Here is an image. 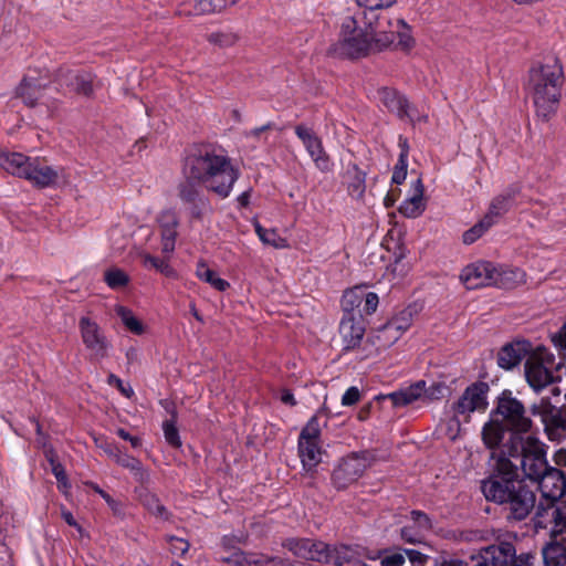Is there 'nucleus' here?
<instances>
[{
	"instance_id": "58836bf2",
	"label": "nucleus",
	"mask_w": 566,
	"mask_h": 566,
	"mask_svg": "<svg viewBox=\"0 0 566 566\" xmlns=\"http://www.w3.org/2000/svg\"><path fill=\"white\" fill-rule=\"evenodd\" d=\"M104 282L115 291L125 289L129 282V275L119 268H109L104 272Z\"/></svg>"
},
{
	"instance_id": "393cba45",
	"label": "nucleus",
	"mask_w": 566,
	"mask_h": 566,
	"mask_svg": "<svg viewBox=\"0 0 566 566\" xmlns=\"http://www.w3.org/2000/svg\"><path fill=\"white\" fill-rule=\"evenodd\" d=\"M516 549L510 542H501L483 549L481 558L491 566H510Z\"/></svg>"
},
{
	"instance_id": "473e14b6",
	"label": "nucleus",
	"mask_w": 566,
	"mask_h": 566,
	"mask_svg": "<svg viewBox=\"0 0 566 566\" xmlns=\"http://www.w3.org/2000/svg\"><path fill=\"white\" fill-rule=\"evenodd\" d=\"M378 99L388 111L395 113L397 116L402 112V107L406 106L408 102L405 95L390 87L378 90Z\"/></svg>"
},
{
	"instance_id": "a878e982",
	"label": "nucleus",
	"mask_w": 566,
	"mask_h": 566,
	"mask_svg": "<svg viewBox=\"0 0 566 566\" xmlns=\"http://www.w3.org/2000/svg\"><path fill=\"white\" fill-rule=\"evenodd\" d=\"M423 192L421 179H416L411 186V195L401 202L399 212L407 218L419 217L426 209Z\"/></svg>"
},
{
	"instance_id": "c9c22d12",
	"label": "nucleus",
	"mask_w": 566,
	"mask_h": 566,
	"mask_svg": "<svg viewBox=\"0 0 566 566\" xmlns=\"http://www.w3.org/2000/svg\"><path fill=\"white\" fill-rule=\"evenodd\" d=\"M139 501L143 504V506L153 515L161 518L167 520L168 513L166 507L160 503L159 499L148 490H140L139 491Z\"/></svg>"
},
{
	"instance_id": "20e7f679",
	"label": "nucleus",
	"mask_w": 566,
	"mask_h": 566,
	"mask_svg": "<svg viewBox=\"0 0 566 566\" xmlns=\"http://www.w3.org/2000/svg\"><path fill=\"white\" fill-rule=\"evenodd\" d=\"M563 82V66L557 57L549 56L532 66L528 90L538 117L547 120L556 113Z\"/></svg>"
},
{
	"instance_id": "f3484780",
	"label": "nucleus",
	"mask_w": 566,
	"mask_h": 566,
	"mask_svg": "<svg viewBox=\"0 0 566 566\" xmlns=\"http://www.w3.org/2000/svg\"><path fill=\"white\" fill-rule=\"evenodd\" d=\"M495 264L479 261L468 264L460 274V280L468 290L493 286Z\"/></svg>"
},
{
	"instance_id": "bf43d9fd",
	"label": "nucleus",
	"mask_w": 566,
	"mask_h": 566,
	"mask_svg": "<svg viewBox=\"0 0 566 566\" xmlns=\"http://www.w3.org/2000/svg\"><path fill=\"white\" fill-rule=\"evenodd\" d=\"M551 338L556 348L566 352V322L557 333L551 336Z\"/></svg>"
},
{
	"instance_id": "680f3d73",
	"label": "nucleus",
	"mask_w": 566,
	"mask_h": 566,
	"mask_svg": "<svg viewBox=\"0 0 566 566\" xmlns=\"http://www.w3.org/2000/svg\"><path fill=\"white\" fill-rule=\"evenodd\" d=\"M405 557L407 556L412 564L422 565L427 560V556L416 549H405Z\"/></svg>"
},
{
	"instance_id": "412c9836",
	"label": "nucleus",
	"mask_w": 566,
	"mask_h": 566,
	"mask_svg": "<svg viewBox=\"0 0 566 566\" xmlns=\"http://www.w3.org/2000/svg\"><path fill=\"white\" fill-rule=\"evenodd\" d=\"M533 353V346L530 342L516 340L501 349L497 356V364L504 369H512Z\"/></svg>"
},
{
	"instance_id": "69168bd1",
	"label": "nucleus",
	"mask_w": 566,
	"mask_h": 566,
	"mask_svg": "<svg viewBox=\"0 0 566 566\" xmlns=\"http://www.w3.org/2000/svg\"><path fill=\"white\" fill-rule=\"evenodd\" d=\"M62 517L63 520L70 525V526H74V527H77L80 530V526L77 525L75 518L73 517L72 513L69 512V511H63L62 512Z\"/></svg>"
},
{
	"instance_id": "c03bdc74",
	"label": "nucleus",
	"mask_w": 566,
	"mask_h": 566,
	"mask_svg": "<svg viewBox=\"0 0 566 566\" xmlns=\"http://www.w3.org/2000/svg\"><path fill=\"white\" fill-rule=\"evenodd\" d=\"M361 298L358 306H361V312L366 315H371L376 312L379 297L374 292L361 291L359 294L356 293V298Z\"/></svg>"
},
{
	"instance_id": "79ce46f5",
	"label": "nucleus",
	"mask_w": 566,
	"mask_h": 566,
	"mask_svg": "<svg viewBox=\"0 0 566 566\" xmlns=\"http://www.w3.org/2000/svg\"><path fill=\"white\" fill-rule=\"evenodd\" d=\"M493 223L486 219L485 217L475 223L472 228L467 230L463 235L462 240L465 244H472L474 243L479 238H481L491 227Z\"/></svg>"
},
{
	"instance_id": "423d86ee",
	"label": "nucleus",
	"mask_w": 566,
	"mask_h": 566,
	"mask_svg": "<svg viewBox=\"0 0 566 566\" xmlns=\"http://www.w3.org/2000/svg\"><path fill=\"white\" fill-rule=\"evenodd\" d=\"M503 453L509 454L511 461L517 464V470L521 468L525 476L534 483L552 468L545 459L543 443L532 436H512Z\"/></svg>"
},
{
	"instance_id": "6e6552de",
	"label": "nucleus",
	"mask_w": 566,
	"mask_h": 566,
	"mask_svg": "<svg viewBox=\"0 0 566 566\" xmlns=\"http://www.w3.org/2000/svg\"><path fill=\"white\" fill-rule=\"evenodd\" d=\"M418 310L416 305H410L400 311L379 331L377 343L364 339L356 333V359H364L378 353L379 348L394 344L412 325Z\"/></svg>"
},
{
	"instance_id": "0eeeda50",
	"label": "nucleus",
	"mask_w": 566,
	"mask_h": 566,
	"mask_svg": "<svg viewBox=\"0 0 566 566\" xmlns=\"http://www.w3.org/2000/svg\"><path fill=\"white\" fill-rule=\"evenodd\" d=\"M535 528H548L553 541L543 551L545 566H566V514L557 510L539 509L534 517Z\"/></svg>"
},
{
	"instance_id": "e433bc0d",
	"label": "nucleus",
	"mask_w": 566,
	"mask_h": 566,
	"mask_svg": "<svg viewBox=\"0 0 566 566\" xmlns=\"http://www.w3.org/2000/svg\"><path fill=\"white\" fill-rule=\"evenodd\" d=\"M196 275L199 280L210 284L216 290L223 292L229 287V283L217 276L216 272L211 270L205 262H199L196 269Z\"/></svg>"
},
{
	"instance_id": "5fc2aeb1",
	"label": "nucleus",
	"mask_w": 566,
	"mask_h": 566,
	"mask_svg": "<svg viewBox=\"0 0 566 566\" xmlns=\"http://www.w3.org/2000/svg\"><path fill=\"white\" fill-rule=\"evenodd\" d=\"M168 541L170 543V552L174 555H184L189 549V543L185 541L184 538L176 537V536H169Z\"/></svg>"
},
{
	"instance_id": "603ef678",
	"label": "nucleus",
	"mask_w": 566,
	"mask_h": 566,
	"mask_svg": "<svg viewBox=\"0 0 566 566\" xmlns=\"http://www.w3.org/2000/svg\"><path fill=\"white\" fill-rule=\"evenodd\" d=\"M51 470L57 481L59 490L66 493V491L70 488V483L63 465L60 462H53V467H51Z\"/></svg>"
},
{
	"instance_id": "9b49d317",
	"label": "nucleus",
	"mask_w": 566,
	"mask_h": 566,
	"mask_svg": "<svg viewBox=\"0 0 566 566\" xmlns=\"http://www.w3.org/2000/svg\"><path fill=\"white\" fill-rule=\"evenodd\" d=\"M326 422L325 413L318 411L310 418L298 436V455L307 471L313 470L322 460L321 432Z\"/></svg>"
},
{
	"instance_id": "338daca9",
	"label": "nucleus",
	"mask_w": 566,
	"mask_h": 566,
	"mask_svg": "<svg viewBox=\"0 0 566 566\" xmlns=\"http://www.w3.org/2000/svg\"><path fill=\"white\" fill-rule=\"evenodd\" d=\"M281 400L284 403H286V405H294L295 403L294 396L290 391H283L282 396H281Z\"/></svg>"
},
{
	"instance_id": "aec40b11",
	"label": "nucleus",
	"mask_w": 566,
	"mask_h": 566,
	"mask_svg": "<svg viewBox=\"0 0 566 566\" xmlns=\"http://www.w3.org/2000/svg\"><path fill=\"white\" fill-rule=\"evenodd\" d=\"M59 84L65 85L64 93L90 95L93 92V76L87 72L61 71L57 75Z\"/></svg>"
},
{
	"instance_id": "49530a36",
	"label": "nucleus",
	"mask_w": 566,
	"mask_h": 566,
	"mask_svg": "<svg viewBox=\"0 0 566 566\" xmlns=\"http://www.w3.org/2000/svg\"><path fill=\"white\" fill-rule=\"evenodd\" d=\"M398 117L403 120H408L412 125L426 123L428 120V114L420 112L407 102L406 106L402 107V112L399 113Z\"/></svg>"
},
{
	"instance_id": "c756f323",
	"label": "nucleus",
	"mask_w": 566,
	"mask_h": 566,
	"mask_svg": "<svg viewBox=\"0 0 566 566\" xmlns=\"http://www.w3.org/2000/svg\"><path fill=\"white\" fill-rule=\"evenodd\" d=\"M518 191V187L512 186L501 195L496 196L492 200L489 211L484 217L494 224L497 221V219L502 217L504 213H506L509 209L512 207L513 201Z\"/></svg>"
},
{
	"instance_id": "4468645a",
	"label": "nucleus",
	"mask_w": 566,
	"mask_h": 566,
	"mask_svg": "<svg viewBox=\"0 0 566 566\" xmlns=\"http://www.w3.org/2000/svg\"><path fill=\"white\" fill-rule=\"evenodd\" d=\"M533 415L542 418L547 438L560 443L566 440V408L554 406L549 397H543L532 407Z\"/></svg>"
},
{
	"instance_id": "f257e3e1",
	"label": "nucleus",
	"mask_w": 566,
	"mask_h": 566,
	"mask_svg": "<svg viewBox=\"0 0 566 566\" xmlns=\"http://www.w3.org/2000/svg\"><path fill=\"white\" fill-rule=\"evenodd\" d=\"M481 491L488 501L507 504L511 516L518 521L535 505L534 492L518 479L517 464L511 459L497 460L495 473L482 482Z\"/></svg>"
},
{
	"instance_id": "2eb2a0df",
	"label": "nucleus",
	"mask_w": 566,
	"mask_h": 566,
	"mask_svg": "<svg viewBox=\"0 0 566 566\" xmlns=\"http://www.w3.org/2000/svg\"><path fill=\"white\" fill-rule=\"evenodd\" d=\"M535 483L541 491L543 500L546 502H539L536 513L541 507L547 511L557 510L560 512L559 509L554 506V503L566 494V478L564 473L556 468H551Z\"/></svg>"
},
{
	"instance_id": "b1692460",
	"label": "nucleus",
	"mask_w": 566,
	"mask_h": 566,
	"mask_svg": "<svg viewBox=\"0 0 566 566\" xmlns=\"http://www.w3.org/2000/svg\"><path fill=\"white\" fill-rule=\"evenodd\" d=\"M426 390V381L419 380L406 388H401L397 391L390 392L388 395H379L376 396V399H390L394 407H405L408 406L418 399H420Z\"/></svg>"
},
{
	"instance_id": "7c9ffc66",
	"label": "nucleus",
	"mask_w": 566,
	"mask_h": 566,
	"mask_svg": "<svg viewBox=\"0 0 566 566\" xmlns=\"http://www.w3.org/2000/svg\"><path fill=\"white\" fill-rule=\"evenodd\" d=\"M525 272L518 268L495 265L493 286L513 289L525 282Z\"/></svg>"
},
{
	"instance_id": "e2e57ef3",
	"label": "nucleus",
	"mask_w": 566,
	"mask_h": 566,
	"mask_svg": "<svg viewBox=\"0 0 566 566\" xmlns=\"http://www.w3.org/2000/svg\"><path fill=\"white\" fill-rule=\"evenodd\" d=\"M116 433L122 439L129 441V443L132 444V447L134 449L142 447V439L139 437L129 434L125 429L119 428V429H117Z\"/></svg>"
},
{
	"instance_id": "864d4df0",
	"label": "nucleus",
	"mask_w": 566,
	"mask_h": 566,
	"mask_svg": "<svg viewBox=\"0 0 566 566\" xmlns=\"http://www.w3.org/2000/svg\"><path fill=\"white\" fill-rule=\"evenodd\" d=\"M107 384L111 386H115L123 396L130 398L134 396V390L129 384H125L120 378L116 375L111 374L107 378Z\"/></svg>"
},
{
	"instance_id": "dca6fc26",
	"label": "nucleus",
	"mask_w": 566,
	"mask_h": 566,
	"mask_svg": "<svg viewBox=\"0 0 566 566\" xmlns=\"http://www.w3.org/2000/svg\"><path fill=\"white\" fill-rule=\"evenodd\" d=\"M514 431L505 423L490 416V420L482 428V440L485 447L492 450V457L501 459H511L504 454L505 444H510V434Z\"/></svg>"
},
{
	"instance_id": "a18cd8bd",
	"label": "nucleus",
	"mask_w": 566,
	"mask_h": 566,
	"mask_svg": "<svg viewBox=\"0 0 566 566\" xmlns=\"http://www.w3.org/2000/svg\"><path fill=\"white\" fill-rule=\"evenodd\" d=\"M255 231L263 243L270 244L274 248L285 247V240L281 238L274 230L264 229L260 224H256Z\"/></svg>"
},
{
	"instance_id": "cd10ccee",
	"label": "nucleus",
	"mask_w": 566,
	"mask_h": 566,
	"mask_svg": "<svg viewBox=\"0 0 566 566\" xmlns=\"http://www.w3.org/2000/svg\"><path fill=\"white\" fill-rule=\"evenodd\" d=\"M344 316L339 324V333L346 343L345 348L349 349L354 344V293L347 290L342 300Z\"/></svg>"
},
{
	"instance_id": "37998d69",
	"label": "nucleus",
	"mask_w": 566,
	"mask_h": 566,
	"mask_svg": "<svg viewBox=\"0 0 566 566\" xmlns=\"http://www.w3.org/2000/svg\"><path fill=\"white\" fill-rule=\"evenodd\" d=\"M143 264L146 268L155 269L160 273L170 276L174 274V270L170 268L167 259H159L148 253L142 254Z\"/></svg>"
},
{
	"instance_id": "6e6d98bb",
	"label": "nucleus",
	"mask_w": 566,
	"mask_h": 566,
	"mask_svg": "<svg viewBox=\"0 0 566 566\" xmlns=\"http://www.w3.org/2000/svg\"><path fill=\"white\" fill-rule=\"evenodd\" d=\"M237 40V36L232 33H212L209 36V41L211 43L218 44L220 46H230L232 45Z\"/></svg>"
},
{
	"instance_id": "f704fd0d",
	"label": "nucleus",
	"mask_w": 566,
	"mask_h": 566,
	"mask_svg": "<svg viewBox=\"0 0 566 566\" xmlns=\"http://www.w3.org/2000/svg\"><path fill=\"white\" fill-rule=\"evenodd\" d=\"M333 483L336 489L342 490L349 486L354 481V464L350 459H345L333 472Z\"/></svg>"
},
{
	"instance_id": "7ed1b4c3",
	"label": "nucleus",
	"mask_w": 566,
	"mask_h": 566,
	"mask_svg": "<svg viewBox=\"0 0 566 566\" xmlns=\"http://www.w3.org/2000/svg\"><path fill=\"white\" fill-rule=\"evenodd\" d=\"M186 171L208 190L227 198L239 178V170L223 154L211 149L200 150L186 160Z\"/></svg>"
},
{
	"instance_id": "4c0bfd02",
	"label": "nucleus",
	"mask_w": 566,
	"mask_h": 566,
	"mask_svg": "<svg viewBox=\"0 0 566 566\" xmlns=\"http://www.w3.org/2000/svg\"><path fill=\"white\" fill-rule=\"evenodd\" d=\"M115 313L120 318L123 325L133 334L142 335L145 331L144 324L134 315L132 310L116 305Z\"/></svg>"
},
{
	"instance_id": "bb28decb",
	"label": "nucleus",
	"mask_w": 566,
	"mask_h": 566,
	"mask_svg": "<svg viewBox=\"0 0 566 566\" xmlns=\"http://www.w3.org/2000/svg\"><path fill=\"white\" fill-rule=\"evenodd\" d=\"M46 84L40 78L33 76H24L15 90V96L30 107L36 105L38 101L43 96Z\"/></svg>"
},
{
	"instance_id": "4d7b16f0",
	"label": "nucleus",
	"mask_w": 566,
	"mask_h": 566,
	"mask_svg": "<svg viewBox=\"0 0 566 566\" xmlns=\"http://www.w3.org/2000/svg\"><path fill=\"white\" fill-rule=\"evenodd\" d=\"M255 566H292V563L281 557H261L253 562Z\"/></svg>"
},
{
	"instance_id": "0e129e2a",
	"label": "nucleus",
	"mask_w": 566,
	"mask_h": 566,
	"mask_svg": "<svg viewBox=\"0 0 566 566\" xmlns=\"http://www.w3.org/2000/svg\"><path fill=\"white\" fill-rule=\"evenodd\" d=\"M343 406H352L354 405V386H350L346 389L345 394L342 397Z\"/></svg>"
},
{
	"instance_id": "774afa93",
	"label": "nucleus",
	"mask_w": 566,
	"mask_h": 566,
	"mask_svg": "<svg viewBox=\"0 0 566 566\" xmlns=\"http://www.w3.org/2000/svg\"><path fill=\"white\" fill-rule=\"evenodd\" d=\"M94 490L95 492H97L106 502L108 505L113 506V504L115 503L114 500L106 493L104 492L102 489H99L97 485L94 486Z\"/></svg>"
},
{
	"instance_id": "f03ea898",
	"label": "nucleus",
	"mask_w": 566,
	"mask_h": 566,
	"mask_svg": "<svg viewBox=\"0 0 566 566\" xmlns=\"http://www.w3.org/2000/svg\"><path fill=\"white\" fill-rule=\"evenodd\" d=\"M397 0H356L363 9L356 12V57L375 54L394 43L392 32L387 31L391 21L381 18L379 9L389 8Z\"/></svg>"
},
{
	"instance_id": "39448f33",
	"label": "nucleus",
	"mask_w": 566,
	"mask_h": 566,
	"mask_svg": "<svg viewBox=\"0 0 566 566\" xmlns=\"http://www.w3.org/2000/svg\"><path fill=\"white\" fill-rule=\"evenodd\" d=\"M0 168L38 188H59L69 182L63 167L51 166L42 158L21 153L0 151Z\"/></svg>"
},
{
	"instance_id": "c85d7f7f",
	"label": "nucleus",
	"mask_w": 566,
	"mask_h": 566,
	"mask_svg": "<svg viewBox=\"0 0 566 566\" xmlns=\"http://www.w3.org/2000/svg\"><path fill=\"white\" fill-rule=\"evenodd\" d=\"M239 0H192L180 8L179 14L197 15L213 13L228 6L235 4Z\"/></svg>"
},
{
	"instance_id": "13d9d810",
	"label": "nucleus",
	"mask_w": 566,
	"mask_h": 566,
	"mask_svg": "<svg viewBox=\"0 0 566 566\" xmlns=\"http://www.w3.org/2000/svg\"><path fill=\"white\" fill-rule=\"evenodd\" d=\"M535 556L531 553L514 554L513 560L510 566H533Z\"/></svg>"
},
{
	"instance_id": "5701e85b",
	"label": "nucleus",
	"mask_w": 566,
	"mask_h": 566,
	"mask_svg": "<svg viewBox=\"0 0 566 566\" xmlns=\"http://www.w3.org/2000/svg\"><path fill=\"white\" fill-rule=\"evenodd\" d=\"M157 221L161 231V252L169 258L175 250L178 218L174 210L167 209L160 212Z\"/></svg>"
},
{
	"instance_id": "8fccbe9b",
	"label": "nucleus",
	"mask_w": 566,
	"mask_h": 566,
	"mask_svg": "<svg viewBox=\"0 0 566 566\" xmlns=\"http://www.w3.org/2000/svg\"><path fill=\"white\" fill-rule=\"evenodd\" d=\"M187 205H189V212L193 219H201L203 214L211 210L210 202L205 195Z\"/></svg>"
},
{
	"instance_id": "72a5a7b5",
	"label": "nucleus",
	"mask_w": 566,
	"mask_h": 566,
	"mask_svg": "<svg viewBox=\"0 0 566 566\" xmlns=\"http://www.w3.org/2000/svg\"><path fill=\"white\" fill-rule=\"evenodd\" d=\"M387 31L397 33L398 43L397 45L403 51H410L415 45V39L411 35L409 25L402 19H397L387 27ZM395 39V35H392Z\"/></svg>"
},
{
	"instance_id": "a19ab883",
	"label": "nucleus",
	"mask_w": 566,
	"mask_h": 566,
	"mask_svg": "<svg viewBox=\"0 0 566 566\" xmlns=\"http://www.w3.org/2000/svg\"><path fill=\"white\" fill-rule=\"evenodd\" d=\"M115 462L117 464L130 470L136 475V478H138L139 480H144L146 472L144 471L140 461L137 460L136 458L130 457V455L119 451Z\"/></svg>"
},
{
	"instance_id": "f8f14e48",
	"label": "nucleus",
	"mask_w": 566,
	"mask_h": 566,
	"mask_svg": "<svg viewBox=\"0 0 566 566\" xmlns=\"http://www.w3.org/2000/svg\"><path fill=\"white\" fill-rule=\"evenodd\" d=\"M490 416L501 420L514 431L510 434V439L515 434L523 436L532 426V420L525 415L523 403L512 397L511 394H502L499 398L496 409L492 411Z\"/></svg>"
},
{
	"instance_id": "ddd939ff",
	"label": "nucleus",
	"mask_w": 566,
	"mask_h": 566,
	"mask_svg": "<svg viewBox=\"0 0 566 566\" xmlns=\"http://www.w3.org/2000/svg\"><path fill=\"white\" fill-rule=\"evenodd\" d=\"M552 363L553 355L539 347L526 358L524 366L525 378L534 392L539 394L555 382L556 378L548 367Z\"/></svg>"
},
{
	"instance_id": "4be33fe9",
	"label": "nucleus",
	"mask_w": 566,
	"mask_h": 566,
	"mask_svg": "<svg viewBox=\"0 0 566 566\" xmlns=\"http://www.w3.org/2000/svg\"><path fill=\"white\" fill-rule=\"evenodd\" d=\"M431 528L432 524L427 514L420 511H412L411 524L403 526L400 535L406 543L421 544Z\"/></svg>"
},
{
	"instance_id": "052dcab7",
	"label": "nucleus",
	"mask_w": 566,
	"mask_h": 566,
	"mask_svg": "<svg viewBox=\"0 0 566 566\" xmlns=\"http://www.w3.org/2000/svg\"><path fill=\"white\" fill-rule=\"evenodd\" d=\"M96 443H97L98 448H101L108 457L116 460L117 454L120 451L116 444L108 442L106 440H102V441L96 440Z\"/></svg>"
},
{
	"instance_id": "a211bd4d",
	"label": "nucleus",
	"mask_w": 566,
	"mask_h": 566,
	"mask_svg": "<svg viewBox=\"0 0 566 566\" xmlns=\"http://www.w3.org/2000/svg\"><path fill=\"white\" fill-rule=\"evenodd\" d=\"M295 134L302 140L315 166L322 171L329 170V158L326 155L322 142L317 135L310 127L304 125L296 126Z\"/></svg>"
},
{
	"instance_id": "ea45409f",
	"label": "nucleus",
	"mask_w": 566,
	"mask_h": 566,
	"mask_svg": "<svg viewBox=\"0 0 566 566\" xmlns=\"http://www.w3.org/2000/svg\"><path fill=\"white\" fill-rule=\"evenodd\" d=\"M370 560L379 559L380 566H402L406 562L405 554L401 551L384 549L375 555H369Z\"/></svg>"
},
{
	"instance_id": "de8ad7c7",
	"label": "nucleus",
	"mask_w": 566,
	"mask_h": 566,
	"mask_svg": "<svg viewBox=\"0 0 566 566\" xmlns=\"http://www.w3.org/2000/svg\"><path fill=\"white\" fill-rule=\"evenodd\" d=\"M179 198L185 202H192L203 193L192 184L190 179L181 182L178 187Z\"/></svg>"
},
{
	"instance_id": "3c124183",
	"label": "nucleus",
	"mask_w": 566,
	"mask_h": 566,
	"mask_svg": "<svg viewBox=\"0 0 566 566\" xmlns=\"http://www.w3.org/2000/svg\"><path fill=\"white\" fill-rule=\"evenodd\" d=\"M164 436L166 441L175 448L181 446L178 430L172 421H165L163 424Z\"/></svg>"
},
{
	"instance_id": "6ab92c4d",
	"label": "nucleus",
	"mask_w": 566,
	"mask_h": 566,
	"mask_svg": "<svg viewBox=\"0 0 566 566\" xmlns=\"http://www.w3.org/2000/svg\"><path fill=\"white\" fill-rule=\"evenodd\" d=\"M80 331L84 345L96 357H104L107 352V340L99 326L88 317L80 319Z\"/></svg>"
},
{
	"instance_id": "1a4fd4ad",
	"label": "nucleus",
	"mask_w": 566,
	"mask_h": 566,
	"mask_svg": "<svg viewBox=\"0 0 566 566\" xmlns=\"http://www.w3.org/2000/svg\"><path fill=\"white\" fill-rule=\"evenodd\" d=\"M285 546L301 558L335 566H354V549L350 546L332 547L324 542L310 538L289 539Z\"/></svg>"
},
{
	"instance_id": "9d476101",
	"label": "nucleus",
	"mask_w": 566,
	"mask_h": 566,
	"mask_svg": "<svg viewBox=\"0 0 566 566\" xmlns=\"http://www.w3.org/2000/svg\"><path fill=\"white\" fill-rule=\"evenodd\" d=\"M488 391L489 386L485 382H474L452 405L453 419L450 420L449 432L447 433L451 440L455 439L461 420L469 421L471 413L486 410L489 406Z\"/></svg>"
},
{
	"instance_id": "2f4dec72",
	"label": "nucleus",
	"mask_w": 566,
	"mask_h": 566,
	"mask_svg": "<svg viewBox=\"0 0 566 566\" xmlns=\"http://www.w3.org/2000/svg\"><path fill=\"white\" fill-rule=\"evenodd\" d=\"M349 22H354V19L349 18L348 22L343 23L342 38L333 46V54L338 57H354V30L350 29Z\"/></svg>"
},
{
	"instance_id": "09e8293b",
	"label": "nucleus",
	"mask_w": 566,
	"mask_h": 566,
	"mask_svg": "<svg viewBox=\"0 0 566 566\" xmlns=\"http://www.w3.org/2000/svg\"><path fill=\"white\" fill-rule=\"evenodd\" d=\"M407 168H408V151L403 149L400 151L398 161L395 166L391 180L392 182L400 185L405 181L407 177Z\"/></svg>"
}]
</instances>
